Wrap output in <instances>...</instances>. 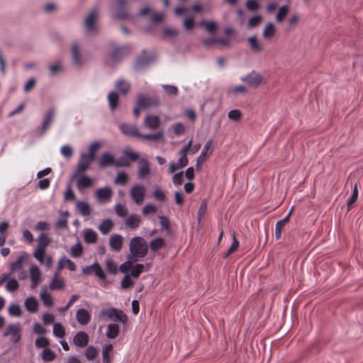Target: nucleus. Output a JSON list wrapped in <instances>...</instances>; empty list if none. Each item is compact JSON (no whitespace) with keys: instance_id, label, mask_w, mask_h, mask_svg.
I'll return each instance as SVG.
<instances>
[{"instance_id":"55","label":"nucleus","mask_w":363,"mask_h":363,"mask_svg":"<svg viewBox=\"0 0 363 363\" xmlns=\"http://www.w3.org/2000/svg\"><path fill=\"white\" fill-rule=\"evenodd\" d=\"M144 269V265L142 264H137L135 265H132V267H131V272H130V276L135 277V278H138L140 274H141V272H143Z\"/></svg>"},{"instance_id":"30","label":"nucleus","mask_w":363,"mask_h":363,"mask_svg":"<svg viewBox=\"0 0 363 363\" xmlns=\"http://www.w3.org/2000/svg\"><path fill=\"white\" fill-rule=\"evenodd\" d=\"M55 114V111L54 108H50L46 114L45 115L44 119L42 123L41 130L42 133H43L50 125L52 123L54 116Z\"/></svg>"},{"instance_id":"8","label":"nucleus","mask_w":363,"mask_h":363,"mask_svg":"<svg viewBox=\"0 0 363 363\" xmlns=\"http://www.w3.org/2000/svg\"><path fill=\"white\" fill-rule=\"evenodd\" d=\"M82 274L85 275L94 274L100 279L104 280L106 279V274L98 262H95L91 265L83 267Z\"/></svg>"},{"instance_id":"14","label":"nucleus","mask_w":363,"mask_h":363,"mask_svg":"<svg viewBox=\"0 0 363 363\" xmlns=\"http://www.w3.org/2000/svg\"><path fill=\"white\" fill-rule=\"evenodd\" d=\"M113 195V191L109 186L98 189L95 192L96 199L100 202H108Z\"/></svg>"},{"instance_id":"42","label":"nucleus","mask_w":363,"mask_h":363,"mask_svg":"<svg viewBox=\"0 0 363 363\" xmlns=\"http://www.w3.org/2000/svg\"><path fill=\"white\" fill-rule=\"evenodd\" d=\"M115 85L118 91L123 94H127L130 88V84L122 79L118 80Z\"/></svg>"},{"instance_id":"59","label":"nucleus","mask_w":363,"mask_h":363,"mask_svg":"<svg viewBox=\"0 0 363 363\" xmlns=\"http://www.w3.org/2000/svg\"><path fill=\"white\" fill-rule=\"evenodd\" d=\"M162 88L165 93L169 96H177L178 94V89L175 86L163 84Z\"/></svg>"},{"instance_id":"13","label":"nucleus","mask_w":363,"mask_h":363,"mask_svg":"<svg viewBox=\"0 0 363 363\" xmlns=\"http://www.w3.org/2000/svg\"><path fill=\"white\" fill-rule=\"evenodd\" d=\"M94 160L91 156L86 153H82L78 162L77 173L81 174L84 172L89 167L91 162Z\"/></svg>"},{"instance_id":"58","label":"nucleus","mask_w":363,"mask_h":363,"mask_svg":"<svg viewBox=\"0 0 363 363\" xmlns=\"http://www.w3.org/2000/svg\"><path fill=\"white\" fill-rule=\"evenodd\" d=\"M35 345L38 348H46L49 346L50 342L45 337H40L36 339Z\"/></svg>"},{"instance_id":"21","label":"nucleus","mask_w":363,"mask_h":363,"mask_svg":"<svg viewBox=\"0 0 363 363\" xmlns=\"http://www.w3.org/2000/svg\"><path fill=\"white\" fill-rule=\"evenodd\" d=\"M71 53L73 64L77 67H81L83 64V60L80 55L79 46L77 43H74L72 45Z\"/></svg>"},{"instance_id":"62","label":"nucleus","mask_w":363,"mask_h":363,"mask_svg":"<svg viewBox=\"0 0 363 363\" xmlns=\"http://www.w3.org/2000/svg\"><path fill=\"white\" fill-rule=\"evenodd\" d=\"M174 134L177 136L183 134L185 131L184 125L181 123H177L172 127Z\"/></svg>"},{"instance_id":"31","label":"nucleus","mask_w":363,"mask_h":363,"mask_svg":"<svg viewBox=\"0 0 363 363\" xmlns=\"http://www.w3.org/2000/svg\"><path fill=\"white\" fill-rule=\"evenodd\" d=\"M40 264L45 265V267L50 269L52 266V257L46 253H41L37 257H33Z\"/></svg>"},{"instance_id":"50","label":"nucleus","mask_w":363,"mask_h":363,"mask_svg":"<svg viewBox=\"0 0 363 363\" xmlns=\"http://www.w3.org/2000/svg\"><path fill=\"white\" fill-rule=\"evenodd\" d=\"M358 198V189L357 184L354 186L353 192L347 200V209L350 210L357 201Z\"/></svg>"},{"instance_id":"1","label":"nucleus","mask_w":363,"mask_h":363,"mask_svg":"<svg viewBox=\"0 0 363 363\" xmlns=\"http://www.w3.org/2000/svg\"><path fill=\"white\" fill-rule=\"evenodd\" d=\"M129 250L128 259L137 262L139 259L144 257L147 255L148 246L142 237L136 236L130 239Z\"/></svg>"},{"instance_id":"22","label":"nucleus","mask_w":363,"mask_h":363,"mask_svg":"<svg viewBox=\"0 0 363 363\" xmlns=\"http://www.w3.org/2000/svg\"><path fill=\"white\" fill-rule=\"evenodd\" d=\"M126 0H116L113 5V9L115 11L116 17L118 18H125L128 16V13L122 11L123 6L126 4Z\"/></svg>"},{"instance_id":"23","label":"nucleus","mask_w":363,"mask_h":363,"mask_svg":"<svg viewBox=\"0 0 363 363\" xmlns=\"http://www.w3.org/2000/svg\"><path fill=\"white\" fill-rule=\"evenodd\" d=\"M123 242V237L119 234L112 235L109 238V245L111 249L113 251L118 252L121 250Z\"/></svg>"},{"instance_id":"17","label":"nucleus","mask_w":363,"mask_h":363,"mask_svg":"<svg viewBox=\"0 0 363 363\" xmlns=\"http://www.w3.org/2000/svg\"><path fill=\"white\" fill-rule=\"evenodd\" d=\"M91 313L85 308H79L76 312V320L82 325H87L91 320Z\"/></svg>"},{"instance_id":"52","label":"nucleus","mask_w":363,"mask_h":363,"mask_svg":"<svg viewBox=\"0 0 363 363\" xmlns=\"http://www.w3.org/2000/svg\"><path fill=\"white\" fill-rule=\"evenodd\" d=\"M106 267L107 271L111 274H115L118 272V266L112 259L106 260Z\"/></svg>"},{"instance_id":"49","label":"nucleus","mask_w":363,"mask_h":363,"mask_svg":"<svg viewBox=\"0 0 363 363\" xmlns=\"http://www.w3.org/2000/svg\"><path fill=\"white\" fill-rule=\"evenodd\" d=\"M9 314L11 316L20 317L21 315V309L19 305L11 303L8 309Z\"/></svg>"},{"instance_id":"15","label":"nucleus","mask_w":363,"mask_h":363,"mask_svg":"<svg viewBox=\"0 0 363 363\" xmlns=\"http://www.w3.org/2000/svg\"><path fill=\"white\" fill-rule=\"evenodd\" d=\"M66 284L62 277L60 276V272H55L50 284L49 289L52 291L62 290L65 288Z\"/></svg>"},{"instance_id":"35","label":"nucleus","mask_w":363,"mask_h":363,"mask_svg":"<svg viewBox=\"0 0 363 363\" xmlns=\"http://www.w3.org/2000/svg\"><path fill=\"white\" fill-rule=\"evenodd\" d=\"M119 333V326L117 324L111 323L107 325L106 336L108 339L116 338Z\"/></svg>"},{"instance_id":"25","label":"nucleus","mask_w":363,"mask_h":363,"mask_svg":"<svg viewBox=\"0 0 363 363\" xmlns=\"http://www.w3.org/2000/svg\"><path fill=\"white\" fill-rule=\"evenodd\" d=\"M150 173V164L146 159H141L139 162L138 176L139 179H145Z\"/></svg>"},{"instance_id":"36","label":"nucleus","mask_w":363,"mask_h":363,"mask_svg":"<svg viewBox=\"0 0 363 363\" xmlns=\"http://www.w3.org/2000/svg\"><path fill=\"white\" fill-rule=\"evenodd\" d=\"M97 233L92 229L84 230V240L87 243H94L97 240Z\"/></svg>"},{"instance_id":"6","label":"nucleus","mask_w":363,"mask_h":363,"mask_svg":"<svg viewBox=\"0 0 363 363\" xmlns=\"http://www.w3.org/2000/svg\"><path fill=\"white\" fill-rule=\"evenodd\" d=\"M99 17V12L96 8L93 9L85 18L84 27L87 32H93L96 29V23Z\"/></svg>"},{"instance_id":"41","label":"nucleus","mask_w":363,"mask_h":363,"mask_svg":"<svg viewBox=\"0 0 363 363\" xmlns=\"http://www.w3.org/2000/svg\"><path fill=\"white\" fill-rule=\"evenodd\" d=\"M138 138H142L144 140H162L164 138V132L163 130H160L156 133L152 134H141Z\"/></svg>"},{"instance_id":"28","label":"nucleus","mask_w":363,"mask_h":363,"mask_svg":"<svg viewBox=\"0 0 363 363\" xmlns=\"http://www.w3.org/2000/svg\"><path fill=\"white\" fill-rule=\"evenodd\" d=\"M67 267L70 271L76 269L75 264L70 259L67 258L65 256L61 257L57 262V271H60Z\"/></svg>"},{"instance_id":"11","label":"nucleus","mask_w":363,"mask_h":363,"mask_svg":"<svg viewBox=\"0 0 363 363\" xmlns=\"http://www.w3.org/2000/svg\"><path fill=\"white\" fill-rule=\"evenodd\" d=\"M30 288L35 289L41 282V272L37 265H32L29 269Z\"/></svg>"},{"instance_id":"48","label":"nucleus","mask_w":363,"mask_h":363,"mask_svg":"<svg viewBox=\"0 0 363 363\" xmlns=\"http://www.w3.org/2000/svg\"><path fill=\"white\" fill-rule=\"evenodd\" d=\"M42 359L45 362H51L56 357L55 353L49 348H45L42 352Z\"/></svg>"},{"instance_id":"5","label":"nucleus","mask_w":363,"mask_h":363,"mask_svg":"<svg viewBox=\"0 0 363 363\" xmlns=\"http://www.w3.org/2000/svg\"><path fill=\"white\" fill-rule=\"evenodd\" d=\"M129 194L133 202L137 205H140L145 200L146 189L143 185L136 184L131 186Z\"/></svg>"},{"instance_id":"46","label":"nucleus","mask_w":363,"mask_h":363,"mask_svg":"<svg viewBox=\"0 0 363 363\" xmlns=\"http://www.w3.org/2000/svg\"><path fill=\"white\" fill-rule=\"evenodd\" d=\"M114 210L118 217L125 218L128 216V208L123 204L116 203L114 206Z\"/></svg>"},{"instance_id":"2","label":"nucleus","mask_w":363,"mask_h":363,"mask_svg":"<svg viewBox=\"0 0 363 363\" xmlns=\"http://www.w3.org/2000/svg\"><path fill=\"white\" fill-rule=\"evenodd\" d=\"M28 256L29 255L26 252H21L16 260L11 262L9 264L11 272L17 273L20 279L26 278V272L23 269V267L28 258Z\"/></svg>"},{"instance_id":"47","label":"nucleus","mask_w":363,"mask_h":363,"mask_svg":"<svg viewBox=\"0 0 363 363\" xmlns=\"http://www.w3.org/2000/svg\"><path fill=\"white\" fill-rule=\"evenodd\" d=\"M53 335L59 338H62L65 335V330L64 326L59 323L53 324Z\"/></svg>"},{"instance_id":"4","label":"nucleus","mask_w":363,"mask_h":363,"mask_svg":"<svg viewBox=\"0 0 363 363\" xmlns=\"http://www.w3.org/2000/svg\"><path fill=\"white\" fill-rule=\"evenodd\" d=\"M99 318L101 319L107 318L115 322L118 321L121 323H125L127 320V317L123 311L115 308L102 309L100 312Z\"/></svg>"},{"instance_id":"63","label":"nucleus","mask_w":363,"mask_h":363,"mask_svg":"<svg viewBox=\"0 0 363 363\" xmlns=\"http://www.w3.org/2000/svg\"><path fill=\"white\" fill-rule=\"evenodd\" d=\"M242 116L241 112L238 109L231 110L228 113V117L233 121H238Z\"/></svg>"},{"instance_id":"33","label":"nucleus","mask_w":363,"mask_h":363,"mask_svg":"<svg viewBox=\"0 0 363 363\" xmlns=\"http://www.w3.org/2000/svg\"><path fill=\"white\" fill-rule=\"evenodd\" d=\"M115 160L113 156L108 153L105 152L102 155L101 157L99 160V164L101 167H105L112 164H115Z\"/></svg>"},{"instance_id":"3","label":"nucleus","mask_w":363,"mask_h":363,"mask_svg":"<svg viewBox=\"0 0 363 363\" xmlns=\"http://www.w3.org/2000/svg\"><path fill=\"white\" fill-rule=\"evenodd\" d=\"M21 326L19 323L9 324L5 328L3 336L9 338L11 343L17 344L21 338Z\"/></svg>"},{"instance_id":"7","label":"nucleus","mask_w":363,"mask_h":363,"mask_svg":"<svg viewBox=\"0 0 363 363\" xmlns=\"http://www.w3.org/2000/svg\"><path fill=\"white\" fill-rule=\"evenodd\" d=\"M38 245L33 252V257H37L41 253H45L47 247L50 244L51 239L44 233H40L38 237Z\"/></svg>"},{"instance_id":"43","label":"nucleus","mask_w":363,"mask_h":363,"mask_svg":"<svg viewBox=\"0 0 363 363\" xmlns=\"http://www.w3.org/2000/svg\"><path fill=\"white\" fill-rule=\"evenodd\" d=\"M164 246V240L162 238H157L150 242V248L153 252L162 249Z\"/></svg>"},{"instance_id":"24","label":"nucleus","mask_w":363,"mask_h":363,"mask_svg":"<svg viewBox=\"0 0 363 363\" xmlns=\"http://www.w3.org/2000/svg\"><path fill=\"white\" fill-rule=\"evenodd\" d=\"M102 361L104 363H111L113 356V345L111 343H106L102 346Z\"/></svg>"},{"instance_id":"34","label":"nucleus","mask_w":363,"mask_h":363,"mask_svg":"<svg viewBox=\"0 0 363 363\" xmlns=\"http://www.w3.org/2000/svg\"><path fill=\"white\" fill-rule=\"evenodd\" d=\"M113 226L114 224L113 221L109 218H106L101 221L98 228L101 234L107 235L112 230Z\"/></svg>"},{"instance_id":"18","label":"nucleus","mask_w":363,"mask_h":363,"mask_svg":"<svg viewBox=\"0 0 363 363\" xmlns=\"http://www.w3.org/2000/svg\"><path fill=\"white\" fill-rule=\"evenodd\" d=\"M141 221V217L136 213L130 214L124 220L125 225L128 228L133 230L138 228L140 226Z\"/></svg>"},{"instance_id":"54","label":"nucleus","mask_w":363,"mask_h":363,"mask_svg":"<svg viewBox=\"0 0 363 363\" xmlns=\"http://www.w3.org/2000/svg\"><path fill=\"white\" fill-rule=\"evenodd\" d=\"M157 208L156 206L153 205V204H151V203H148V204H146L143 210H142V213L143 216H147L149 214H154L157 212Z\"/></svg>"},{"instance_id":"53","label":"nucleus","mask_w":363,"mask_h":363,"mask_svg":"<svg viewBox=\"0 0 363 363\" xmlns=\"http://www.w3.org/2000/svg\"><path fill=\"white\" fill-rule=\"evenodd\" d=\"M289 11V7L287 6H282L279 9V11L276 16V20L277 22H281Z\"/></svg>"},{"instance_id":"32","label":"nucleus","mask_w":363,"mask_h":363,"mask_svg":"<svg viewBox=\"0 0 363 363\" xmlns=\"http://www.w3.org/2000/svg\"><path fill=\"white\" fill-rule=\"evenodd\" d=\"M24 306L26 310L30 313H35L38 309V301L34 296H30L25 300Z\"/></svg>"},{"instance_id":"38","label":"nucleus","mask_w":363,"mask_h":363,"mask_svg":"<svg viewBox=\"0 0 363 363\" xmlns=\"http://www.w3.org/2000/svg\"><path fill=\"white\" fill-rule=\"evenodd\" d=\"M200 26H203L204 29L209 33H214L217 28V24L213 21H202L199 23Z\"/></svg>"},{"instance_id":"10","label":"nucleus","mask_w":363,"mask_h":363,"mask_svg":"<svg viewBox=\"0 0 363 363\" xmlns=\"http://www.w3.org/2000/svg\"><path fill=\"white\" fill-rule=\"evenodd\" d=\"M241 80L249 86H257L262 82L263 79L258 72L252 71L241 77Z\"/></svg>"},{"instance_id":"16","label":"nucleus","mask_w":363,"mask_h":363,"mask_svg":"<svg viewBox=\"0 0 363 363\" xmlns=\"http://www.w3.org/2000/svg\"><path fill=\"white\" fill-rule=\"evenodd\" d=\"M248 46L254 54H259L264 50V46L257 36L252 35L247 38Z\"/></svg>"},{"instance_id":"37","label":"nucleus","mask_w":363,"mask_h":363,"mask_svg":"<svg viewBox=\"0 0 363 363\" xmlns=\"http://www.w3.org/2000/svg\"><path fill=\"white\" fill-rule=\"evenodd\" d=\"M77 210L84 216L91 213L89 204L86 201H78L76 204Z\"/></svg>"},{"instance_id":"57","label":"nucleus","mask_w":363,"mask_h":363,"mask_svg":"<svg viewBox=\"0 0 363 363\" xmlns=\"http://www.w3.org/2000/svg\"><path fill=\"white\" fill-rule=\"evenodd\" d=\"M238 246H239V242L236 238L235 234L233 233L232 245H230L227 253L225 254V257H228L230 254L234 252L238 248Z\"/></svg>"},{"instance_id":"64","label":"nucleus","mask_w":363,"mask_h":363,"mask_svg":"<svg viewBox=\"0 0 363 363\" xmlns=\"http://www.w3.org/2000/svg\"><path fill=\"white\" fill-rule=\"evenodd\" d=\"M96 349L93 346L88 347L85 352V356L89 360L94 359L96 356Z\"/></svg>"},{"instance_id":"56","label":"nucleus","mask_w":363,"mask_h":363,"mask_svg":"<svg viewBox=\"0 0 363 363\" xmlns=\"http://www.w3.org/2000/svg\"><path fill=\"white\" fill-rule=\"evenodd\" d=\"M60 153L64 157L69 159L73 155V150L69 145H65L61 147Z\"/></svg>"},{"instance_id":"27","label":"nucleus","mask_w":363,"mask_h":363,"mask_svg":"<svg viewBox=\"0 0 363 363\" xmlns=\"http://www.w3.org/2000/svg\"><path fill=\"white\" fill-rule=\"evenodd\" d=\"M276 27L273 23H267L263 28L262 35L266 40H272L276 34Z\"/></svg>"},{"instance_id":"39","label":"nucleus","mask_w":363,"mask_h":363,"mask_svg":"<svg viewBox=\"0 0 363 363\" xmlns=\"http://www.w3.org/2000/svg\"><path fill=\"white\" fill-rule=\"evenodd\" d=\"M288 221L289 216H286L284 218L277 222L275 225V235L277 239H279L281 238L282 228Z\"/></svg>"},{"instance_id":"61","label":"nucleus","mask_w":363,"mask_h":363,"mask_svg":"<svg viewBox=\"0 0 363 363\" xmlns=\"http://www.w3.org/2000/svg\"><path fill=\"white\" fill-rule=\"evenodd\" d=\"M194 20L195 18L194 16H189L185 18L184 21V28L187 30L192 29L194 26Z\"/></svg>"},{"instance_id":"40","label":"nucleus","mask_w":363,"mask_h":363,"mask_svg":"<svg viewBox=\"0 0 363 363\" xmlns=\"http://www.w3.org/2000/svg\"><path fill=\"white\" fill-rule=\"evenodd\" d=\"M19 287L18 281L12 278L9 274V279L6 280V289L8 291L12 292L16 291Z\"/></svg>"},{"instance_id":"26","label":"nucleus","mask_w":363,"mask_h":363,"mask_svg":"<svg viewBox=\"0 0 363 363\" xmlns=\"http://www.w3.org/2000/svg\"><path fill=\"white\" fill-rule=\"evenodd\" d=\"M73 342L77 347H84L88 345L89 336L85 332H78L74 336Z\"/></svg>"},{"instance_id":"12","label":"nucleus","mask_w":363,"mask_h":363,"mask_svg":"<svg viewBox=\"0 0 363 363\" xmlns=\"http://www.w3.org/2000/svg\"><path fill=\"white\" fill-rule=\"evenodd\" d=\"M72 179L77 180V186L80 191L84 189L91 186L94 184V181L89 177L86 175L77 176V173L72 176Z\"/></svg>"},{"instance_id":"20","label":"nucleus","mask_w":363,"mask_h":363,"mask_svg":"<svg viewBox=\"0 0 363 363\" xmlns=\"http://www.w3.org/2000/svg\"><path fill=\"white\" fill-rule=\"evenodd\" d=\"M120 130L124 135L128 136L139 137L140 135V133L135 125L123 123L120 125Z\"/></svg>"},{"instance_id":"45","label":"nucleus","mask_w":363,"mask_h":363,"mask_svg":"<svg viewBox=\"0 0 363 363\" xmlns=\"http://www.w3.org/2000/svg\"><path fill=\"white\" fill-rule=\"evenodd\" d=\"M83 252V247L82 245L78 242L74 245L71 247L70 249V255L74 258L79 257Z\"/></svg>"},{"instance_id":"44","label":"nucleus","mask_w":363,"mask_h":363,"mask_svg":"<svg viewBox=\"0 0 363 363\" xmlns=\"http://www.w3.org/2000/svg\"><path fill=\"white\" fill-rule=\"evenodd\" d=\"M108 101L110 109L111 111H114L118 106V94L114 91L110 92L109 94L108 95Z\"/></svg>"},{"instance_id":"60","label":"nucleus","mask_w":363,"mask_h":363,"mask_svg":"<svg viewBox=\"0 0 363 363\" xmlns=\"http://www.w3.org/2000/svg\"><path fill=\"white\" fill-rule=\"evenodd\" d=\"M128 182V174L125 172H120L115 179V184L125 185Z\"/></svg>"},{"instance_id":"19","label":"nucleus","mask_w":363,"mask_h":363,"mask_svg":"<svg viewBox=\"0 0 363 363\" xmlns=\"http://www.w3.org/2000/svg\"><path fill=\"white\" fill-rule=\"evenodd\" d=\"M40 298L43 305L48 308H51L54 306V300L52 294L48 291V288L44 286L40 292Z\"/></svg>"},{"instance_id":"29","label":"nucleus","mask_w":363,"mask_h":363,"mask_svg":"<svg viewBox=\"0 0 363 363\" xmlns=\"http://www.w3.org/2000/svg\"><path fill=\"white\" fill-rule=\"evenodd\" d=\"M160 120L158 116L147 115L144 120V125L150 130H155L160 125Z\"/></svg>"},{"instance_id":"9","label":"nucleus","mask_w":363,"mask_h":363,"mask_svg":"<svg viewBox=\"0 0 363 363\" xmlns=\"http://www.w3.org/2000/svg\"><path fill=\"white\" fill-rule=\"evenodd\" d=\"M138 106H140L142 108H148L157 106L160 104V101L156 96L140 95L138 96Z\"/></svg>"},{"instance_id":"51","label":"nucleus","mask_w":363,"mask_h":363,"mask_svg":"<svg viewBox=\"0 0 363 363\" xmlns=\"http://www.w3.org/2000/svg\"><path fill=\"white\" fill-rule=\"evenodd\" d=\"M213 141L209 140L205 143L201 154L208 157L213 152Z\"/></svg>"}]
</instances>
